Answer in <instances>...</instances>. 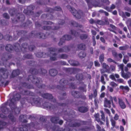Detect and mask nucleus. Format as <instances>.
<instances>
[{
    "label": "nucleus",
    "mask_w": 131,
    "mask_h": 131,
    "mask_svg": "<svg viewBox=\"0 0 131 131\" xmlns=\"http://www.w3.org/2000/svg\"><path fill=\"white\" fill-rule=\"evenodd\" d=\"M5 37H6L5 39L8 41L12 40V36H10L8 35H7L5 36ZM4 38L5 39V38L4 37Z\"/></svg>",
    "instance_id": "obj_54"
},
{
    "label": "nucleus",
    "mask_w": 131,
    "mask_h": 131,
    "mask_svg": "<svg viewBox=\"0 0 131 131\" xmlns=\"http://www.w3.org/2000/svg\"><path fill=\"white\" fill-rule=\"evenodd\" d=\"M7 70L6 69H5L3 68H1L0 69V73L2 74L3 75V76L6 75V77H5V78L6 79L8 77V75L7 74H5V73L7 71Z\"/></svg>",
    "instance_id": "obj_29"
},
{
    "label": "nucleus",
    "mask_w": 131,
    "mask_h": 131,
    "mask_svg": "<svg viewBox=\"0 0 131 131\" xmlns=\"http://www.w3.org/2000/svg\"><path fill=\"white\" fill-rule=\"evenodd\" d=\"M35 8L34 6L30 5L28 6L27 9H24L23 11L24 13L26 15H31L34 14V12L32 11Z\"/></svg>",
    "instance_id": "obj_13"
},
{
    "label": "nucleus",
    "mask_w": 131,
    "mask_h": 131,
    "mask_svg": "<svg viewBox=\"0 0 131 131\" xmlns=\"http://www.w3.org/2000/svg\"><path fill=\"white\" fill-rule=\"evenodd\" d=\"M52 125V124L50 122L48 121L47 122H46V123L45 124L44 127L47 129V131L51 129L53 131H54L58 126L54 125L53 126Z\"/></svg>",
    "instance_id": "obj_15"
},
{
    "label": "nucleus",
    "mask_w": 131,
    "mask_h": 131,
    "mask_svg": "<svg viewBox=\"0 0 131 131\" xmlns=\"http://www.w3.org/2000/svg\"><path fill=\"white\" fill-rule=\"evenodd\" d=\"M122 76L125 79H127L130 77L131 76V74L129 72H125L124 71L121 72Z\"/></svg>",
    "instance_id": "obj_23"
},
{
    "label": "nucleus",
    "mask_w": 131,
    "mask_h": 131,
    "mask_svg": "<svg viewBox=\"0 0 131 131\" xmlns=\"http://www.w3.org/2000/svg\"><path fill=\"white\" fill-rule=\"evenodd\" d=\"M65 21L61 19H59L58 25L54 26V28L52 29V27L50 26H44L42 27L43 29L47 30H55L59 29L60 28V26L64 24Z\"/></svg>",
    "instance_id": "obj_10"
},
{
    "label": "nucleus",
    "mask_w": 131,
    "mask_h": 131,
    "mask_svg": "<svg viewBox=\"0 0 131 131\" xmlns=\"http://www.w3.org/2000/svg\"><path fill=\"white\" fill-rule=\"evenodd\" d=\"M65 71L67 72L70 74H75L79 69L76 68H66L65 69Z\"/></svg>",
    "instance_id": "obj_19"
},
{
    "label": "nucleus",
    "mask_w": 131,
    "mask_h": 131,
    "mask_svg": "<svg viewBox=\"0 0 131 131\" xmlns=\"http://www.w3.org/2000/svg\"><path fill=\"white\" fill-rule=\"evenodd\" d=\"M25 99L28 103H30L33 106L36 105L38 107L41 106V101L42 99L39 97L35 98L28 97H26Z\"/></svg>",
    "instance_id": "obj_7"
},
{
    "label": "nucleus",
    "mask_w": 131,
    "mask_h": 131,
    "mask_svg": "<svg viewBox=\"0 0 131 131\" xmlns=\"http://www.w3.org/2000/svg\"><path fill=\"white\" fill-rule=\"evenodd\" d=\"M67 7L69 9L73 15L77 18H81V16L83 15V13L81 10H79L77 11L74 8L72 7L69 5H68L67 6Z\"/></svg>",
    "instance_id": "obj_8"
},
{
    "label": "nucleus",
    "mask_w": 131,
    "mask_h": 131,
    "mask_svg": "<svg viewBox=\"0 0 131 131\" xmlns=\"http://www.w3.org/2000/svg\"><path fill=\"white\" fill-rule=\"evenodd\" d=\"M20 71L19 70L17 69L13 70L12 74V76L13 78L16 77L19 74Z\"/></svg>",
    "instance_id": "obj_35"
},
{
    "label": "nucleus",
    "mask_w": 131,
    "mask_h": 131,
    "mask_svg": "<svg viewBox=\"0 0 131 131\" xmlns=\"http://www.w3.org/2000/svg\"><path fill=\"white\" fill-rule=\"evenodd\" d=\"M7 22H8V21L4 20H0V25H7V24H6Z\"/></svg>",
    "instance_id": "obj_60"
},
{
    "label": "nucleus",
    "mask_w": 131,
    "mask_h": 131,
    "mask_svg": "<svg viewBox=\"0 0 131 131\" xmlns=\"http://www.w3.org/2000/svg\"><path fill=\"white\" fill-rule=\"evenodd\" d=\"M78 109L79 112L83 113H85L89 110V108L88 107L83 106L79 107Z\"/></svg>",
    "instance_id": "obj_21"
},
{
    "label": "nucleus",
    "mask_w": 131,
    "mask_h": 131,
    "mask_svg": "<svg viewBox=\"0 0 131 131\" xmlns=\"http://www.w3.org/2000/svg\"><path fill=\"white\" fill-rule=\"evenodd\" d=\"M19 131H28V127L26 125H22V127L19 128Z\"/></svg>",
    "instance_id": "obj_43"
},
{
    "label": "nucleus",
    "mask_w": 131,
    "mask_h": 131,
    "mask_svg": "<svg viewBox=\"0 0 131 131\" xmlns=\"http://www.w3.org/2000/svg\"><path fill=\"white\" fill-rule=\"evenodd\" d=\"M59 120V117L57 116H52L50 119V120L52 123L57 124L58 121Z\"/></svg>",
    "instance_id": "obj_27"
},
{
    "label": "nucleus",
    "mask_w": 131,
    "mask_h": 131,
    "mask_svg": "<svg viewBox=\"0 0 131 131\" xmlns=\"http://www.w3.org/2000/svg\"><path fill=\"white\" fill-rule=\"evenodd\" d=\"M118 103L121 108L124 109L126 108V106L122 99L118 98Z\"/></svg>",
    "instance_id": "obj_25"
},
{
    "label": "nucleus",
    "mask_w": 131,
    "mask_h": 131,
    "mask_svg": "<svg viewBox=\"0 0 131 131\" xmlns=\"http://www.w3.org/2000/svg\"><path fill=\"white\" fill-rule=\"evenodd\" d=\"M120 88L123 90H125L127 92H128L129 90V88L127 86H124L121 85L120 86Z\"/></svg>",
    "instance_id": "obj_48"
},
{
    "label": "nucleus",
    "mask_w": 131,
    "mask_h": 131,
    "mask_svg": "<svg viewBox=\"0 0 131 131\" xmlns=\"http://www.w3.org/2000/svg\"><path fill=\"white\" fill-rule=\"evenodd\" d=\"M86 62L87 66V68L91 69L92 67V66L93 64V62L92 61H90V60H88Z\"/></svg>",
    "instance_id": "obj_39"
},
{
    "label": "nucleus",
    "mask_w": 131,
    "mask_h": 131,
    "mask_svg": "<svg viewBox=\"0 0 131 131\" xmlns=\"http://www.w3.org/2000/svg\"><path fill=\"white\" fill-rule=\"evenodd\" d=\"M8 117L11 121L13 123L15 122H16V118L14 117L13 115L10 113L8 115Z\"/></svg>",
    "instance_id": "obj_42"
},
{
    "label": "nucleus",
    "mask_w": 131,
    "mask_h": 131,
    "mask_svg": "<svg viewBox=\"0 0 131 131\" xmlns=\"http://www.w3.org/2000/svg\"><path fill=\"white\" fill-rule=\"evenodd\" d=\"M112 53L113 56L115 58L118 57V54L117 52L115 51H112Z\"/></svg>",
    "instance_id": "obj_63"
},
{
    "label": "nucleus",
    "mask_w": 131,
    "mask_h": 131,
    "mask_svg": "<svg viewBox=\"0 0 131 131\" xmlns=\"http://www.w3.org/2000/svg\"><path fill=\"white\" fill-rule=\"evenodd\" d=\"M46 53L43 52H38L36 54L37 57L38 58H45L46 57Z\"/></svg>",
    "instance_id": "obj_31"
},
{
    "label": "nucleus",
    "mask_w": 131,
    "mask_h": 131,
    "mask_svg": "<svg viewBox=\"0 0 131 131\" xmlns=\"http://www.w3.org/2000/svg\"><path fill=\"white\" fill-rule=\"evenodd\" d=\"M58 105H53L50 103L45 102L42 104L43 108L49 110H56L58 108V106L66 107L67 106V104L65 103H57Z\"/></svg>",
    "instance_id": "obj_4"
},
{
    "label": "nucleus",
    "mask_w": 131,
    "mask_h": 131,
    "mask_svg": "<svg viewBox=\"0 0 131 131\" xmlns=\"http://www.w3.org/2000/svg\"><path fill=\"white\" fill-rule=\"evenodd\" d=\"M68 110H69V113H67V110H64V109L63 110V112L66 116H67L68 117L72 118L73 117V115H74L75 114V112L71 109H69L68 108Z\"/></svg>",
    "instance_id": "obj_18"
},
{
    "label": "nucleus",
    "mask_w": 131,
    "mask_h": 131,
    "mask_svg": "<svg viewBox=\"0 0 131 131\" xmlns=\"http://www.w3.org/2000/svg\"><path fill=\"white\" fill-rule=\"evenodd\" d=\"M22 85L24 87L28 89H32L34 88V87L32 85L28 83H26L25 82H23L22 83Z\"/></svg>",
    "instance_id": "obj_34"
},
{
    "label": "nucleus",
    "mask_w": 131,
    "mask_h": 131,
    "mask_svg": "<svg viewBox=\"0 0 131 131\" xmlns=\"http://www.w3.org/2000/svg\"><path fill=\"white\" fill-rule=\"evenodd\" d=\"M12 19L13 23H17L18 21L21 22L24 21L25 19V17L24 15L18 13L15 18H12Z\"/></svg>",
    "instance_id": "obj_12"
},
{
    "label": "nucleus",
    "mask_w": 131,
    "mask_h": 131,
    "mask_svg": "<svg viewBox=\"0 0 131 131\" xmlns=\"http://www.w3.org/2000/svg\"><path fill=\"white\" fill-rule=\"evenodd\" d=\"M104 106L106 107L110 108L111 107V102L110 100H108L106 98H105L104 100Z\"/></svg>",
    "instance_id": "obj_22"
},
{
    "label": "nucleus",
    "mask_w": 131,
    "mask_h": 131,
    "mask_svg": "<svg viewBox=\"0 0 131 131\" xmlns=\"http://www.w3.org/2000/svg\"><path fill=\"white\" fill-rule=\"evenodd\" d=\"M21 98L20 94L17 93L14 94L13 98L10 100V103L9 105L12 110H16L17 107L16 106V101H18Z\"/></svg>",
    "instance_id": "obj_6"
},
{
    "label": "nucleus",
    "mask_w": 131,
    "mask_h": 131,
    "mask_svg": "<svg viewBox=\"0 0 131 131\" xmlns=\"http://www.w3.org/2000/svg\"><path fill=\"white\" fill-rule=\"evenodd\" d=\"M23 57L24 59H31L32 58V56L31 54H28L24 55Z\"/></svg>",
    "instance_id": "obj_50"
},
{
    "label": "nucleus",
    "mask_w": 131,
    "mask_h": 131,
    "mask_svg": "<svg viewBox=\"0 0 131 131\" xmlns=\"http://www.w3.org/2000/svg\"><path fill=\"white\" fill-rule=\"evenodd\" d=\"M37 4L39 5H42L46 4L50 2L49 0H36Z\"/></svg>",
    "instance_id": "obj_24"
},
{
    "label": "nucleus",
    "mask_w": 131,
    "mask_h": 131,
    "mask_svg": "<svg viewBox=\"0 0 131 131\" xmlns=\"http://www.w3.org/2000/svg\"><path fill=\"white\" fill-rule=\"evenodd\" d=\"M78 49L81 50H85L86 48V45L83 43L79 44L78 45Z\"/></svg>",
    "instance_id": "obj_36"
},
{
    "label": "nucleus",
    "mask_w": 131,
    "mask_h": 131,
    "mask_svg": "<svg viewBox=\"0 0 131 131\" xmlns=\"http://www.w3.org/2000/svg\"><path fill=\"white\" fill-rule=\"evenodd\" d=\"M95 24L101 25H104V21L98 19L96 20Z\"/></svg>",
    "instance_id": "obj_47"
},
{
    "label": "nucleus",
    "mask_w": 131,
    "mask_h": 131,
    "mask_svg": "<svg viewBox=\"0 0 131 131\" xmlns=\"http://www.w3.org/2000/svg\"><path fill=\"white\" fill-rule=\"evenodd\" d=\"M101 119L103 121L105 122V114L103 111H102L101 112Z\"/></svg>",
    "instance_id": "obj_52"
},
{
    "label": "nucleus",
    "mask_w": 131,
    "mask_h": 131,
    "mask_svg": "<svg viewBox=\"0 0 131 131\" xmlns=\"http://www.w3.org/2000/svg\"><path fill=\"white\" fill-rule=\"evenodd\" d=\"M79 92L78 91H73L71 92L72 95L74 97L77 98H80Z\"/></svg>",
    "instance_id": "obj_37"
},
{
    "label": "nucleus",
    "mask_w": 131,
    "mask_h": 131,
    "mask_svg": "<svg viewBox=\"0 0 131 131\" xmlns=\"http://www.w3.org/2000/svg\"><path fill=\"white\" fill-rule=\"evenodd\" d=\"M28 26H32V23L29 20H27L26 22L22 24L21 26L23 27H25Z\"/></svg>",
    "instance_id": "obj_32"
},
{
    "label": "nucleus",
    "mask_w": 131,
    "mask_h": 131,
    "mask_svg": "<svg viewBox=\"0 0 131 131\" xmlns=\"http://www.w3.org/2000/svg\"><path fill=\"white\" fill-rule=\"evenodd\" d=\"M71 24L72 26L74 27H78L80 28H81L82 27V25L79 24L77 22L73 20H71Z\"/></svg>",
    "instance_id": "obj_26"
},
{
    "label": "nucleus",
    "mask_w": 131,
    "mask_h": 131,
    "mask_svg": "<svg viewBox=\"0 0 131 131\" xmlns=\"http://www.w3.org/2000/svg\"><path fill=\"white\" fill-rule=\"evenodd\" d=\"M86 85L84 84V87L80 86L79 87V89L81 90L83 92H86Z\"/></svg>",
    "instance_id": "obj_51"
},
{
    "label": "nucleus",
    "mask_w": 131,
    "mask_h": 131,
    "mask_svg": "<svg viewBox=\"0 0 131 131\" xmlns=\"http://www.w3.org/2000/svg\"><path fill=\"white\" fill-rule=\"evenodd\" d=\"M35 48V46L34 45H30L28 46V48L30 51H33Z\"/></svg>",
    "instance_id": "obj_62"
},
{
    "label": "nucleus",
    "mask_w": 131,
    "mask_h": 131,
    "mask_svg": "<svg viewBox=\"0 0 131 131\" xmlns=\"http://www.w3.org/2000/svg\"><path fill=\"white\" fill-rule=\"evenodd\" d=\"M27 37L28 39L31 38H38L40 39H44L46 38V35L45 34L41 32L38 33L36 31H32L31 33L29 34V35L27 36Z\"/></svg>",
    "instance_id": "obj_9"
},
{
    "label": "nucleus",
    "mask_w": 131,
    "mask_h": 131,
    "mask_svg": "<svg viewBox=\"0 0 131 131\" xmlns=\"http://www.w3.org/2000/svg\"><path fill=\"white\" fill-rule=\"evenodd\" d=\"M27 46V43H24L22 44L21 47L19 43H16L14 44V46L10 44H7L5 48L7 51L9 52H11L14 50L17 52L23 51V53H25L26 52Z\"/></svg>",
    "instance_id": "obj_2"
},
{
    "label": "nucleus",
    "mask_w": 131,
    "mask_h": 131,
    "mask_svg": "<svg viewBox=\"0 0 131 131\" xmlns=\"http://www.w3.org/2000/svg\"><path fill=\"white\" fill-rule=\"evenodd\" d=\"M70 31L71 34L75 37H78L79 35V33L73 30H71Z\"/></svg>",
    "instance_id": "obj_46"
},
{
    "label": "nucleus",
    "mask_w": 131,
    "mask_h": 131,
    "mask_svg": "<svg viewBox=\"0 0 131 131\" xmlns=\"http://www.w3.org/2000/svg\"><path fill=\"white\" fill-rule=\"evenodd\" d=\"M68 57V56L66 54H62L59 56V58L62 59H66Z\"/></svg>",
    "instance_id": "obj_53"
},
{
    "label": "nucleus",
    "mask_w": 131,
    "mask_h": 131,
    "mask_svg": "<svg viewBox=\"0 0 131 131\" xmlns=\"http://www.w3.org/2000/svg\"><path fill=\"white\" fill-rule=\"evenodd\" d=\"M17 34L18 36H25L27 33V32L26 31L24 30H19L17 31Z\"/></svg>",
    "instance_id": "obj_38"
},
{
    "label": "nucleus",
    "mask_w": 131,
    "mask_h": 131,
    "mask_svg": "<svg viewBox=\"0 0 131 131\" xmlns=\"http://www.w3.org/2000/svg\"><path fill=\"white\" fill-rule=\"evenodd\" d=\"M41 96L43 98L49 100H52L51 101L53 103L56 102V100L55 98H53L52 94L48 93H45L41 94Z\"/></svg>",
    "instance_id": "obj_16"
},
{
    "label": "nucleus",
    "mask_w": 131,
    "mask_h": 131,
    "mask_svg": "<svg viewBox=\"0 0 131 131\" xmlns=\"http://www.w3.org/2000/svg\"><path fill=\"white\" fill-rule=\"evenodd\" d=\"M69 62L72 66H77L80 64L79 63L78 61L74 60H70L69 61Z\"/></svg>",
    "instance_id": "obj_30"
},
{
    "label": "nucleus",
    "mask_w": 131,
    "mask_h": 131,
    "mask_svg": "<svg viewBox=\"0 0 131 131\" xmlns=\"http://www.w3.org/2000/svg\"><path fill=\"white\" fill-rule=\"evenodd\" d=\"M45 11L46 12L50 13V14H44L41 16L42 18H45L47 19L51 20L53 18V16L51 13L54 12L55 10L57 11H61V12L62 13L61 8L59 6H56L54 7V9H53L47 7L45 9Z\"/></svg>",
    "instance_id": "obj_3"
},
{
    "label": "nucleus",
    "mask_w": 131,
    "mask_h": 131,
    "mask_svg": "<svg viewBox=\"0 0 131 131\" xmlns=\"http://www.w3.org/2000/svg\"><path fill=\"white\" fill-rule=\"evenodd\" d=\"M35 62L34 61H27V64L29 66L33 65L35 64Z\"/></svg>",
    "instance_id": "obj_58"
},
{
    "label": "nucleus",
    "mask_w": 131,
    "mask_h": 131,
    "mask_svg": "<svg viewBox=\"0 0 131 131\" xmlns=\"http://www.w3.org/2000/svg\"><path fill=\"white\" fill-rule=\"evenodd\" d=\"M110 70H107V69L104 70L103 69H101L100 70L101 74L102 75L105 74L104 73L108 72Z\"/></svg>",
    "instance_id": "obj_59"
},
{
    "label": "nucleus",
    "mask_w": 131,
    "mask_h": 131,
    "mask_svg": "<svg viewBox=\"0 0 131 131\" xmlns=\"http://www.w3.org/2000/svg\"><path fill=\"white\" fill-rule=\"evenodd\" d=\"M16 9L15 8L10 9L9 10V13L11 16H13L16 14Z\"/></svg>",
    "instance_id": "obj_41"
},
{
    "label": "nucleus",
    "mask_w": 131,
    "mask_h": 131,
    "mask_svg": "<svg viewBox=\"0 0 131 131\" xmlns=\"http://www.w3.org/2000/svg\"><path fill=\"white\" fill-rule=\"evenodd\" d=\"M87 122L85 121H79V122H75L73 124H70V126L72 127H79L81 125H85L86 124Z\"/></svg>",
    "instance_id": "obj_17"
},
{
    "label": "nucleus",
    "mask_w": 131,
    "mask_h": 131,
    "mask_svg": "<svg viewBox=\"0 0 131 131\" xmlns=\"http://www.w3.org/2000/svg\"><path fill=\"white\" fill-rule=\"evenodd\" d=\"M75 77L79 81H81L83 80V75L82 73L77 74Z\"/></svg>",
    "instance_id": "obj_40"
},
{
    "label": "nucleus",
    "mask_w": 131,
    "mask_h": 131,
    "mask_svg": "<svg viewBox=\"0 0 131 131\" xmlns=\"http://www.w3.org/2000/svg\"><path fill=\"white\" fill-rule=\"evenodd\" d=\"M102 67L103 68L105 69L109 70V66L107 64H106L105 63H103L102 64Z\"/></svg>",
    "instance_id": "obj_56"
},
{
    "label": "nucleus",
    "mask_w": 131,
    "mask_h": 131,
    "mask_svg": "<svg viewBox=\"0 0 131 131\" xmlns=\"http://www.w3.org/2000/svg\"><path fill=\"white\" fill-rule=\"evenodd\" d=\"M75 79L74 78L70 77L69 78H67V79H61L59 83L60 85H58L57 88L58 89L64 91L66 90L67 88L65 86L69 84V82L74 81Z\"/></svg>",
    "instance_id": "obj_5"
},
{
    "label": "nucleus",
    "mask_w": 131,
    "mask_h": 131,
    "mask_svg": "<svg viewBox=\"0 0 131 131\" xmlns=\"http://www.w3.org/2000/svg\"><path fill=\"white\" fill-rule=\"evenodd\" d=\"M28 72L31 74L29 76L27 81L32 83L40 89H42L45 88L46 86L45 84H42V82L41 79L37 77L36 75L38 74L44 75L47 73L46 70L43 68L38 70L35 68H31Z\"/></svg>",
    "instance_id": "obj_1"
},
{
    "label": "nucleus",
    "mask_w": 131,
    "mask_h": 131,
    "mask_svg": "<svg viewBox=\"0 0 131 131\" xmlns=\"http://www.w3.org/2000/svg\"><path fill=\"white\" fill-rule=\"evenodd\" d=\"M72 37L70 35H64L60 38V41L58 43L59 46H61L65 42L66 40H69L71 39Z\"/></svg>",
    "instance_id": "obj_14"
},
{
    "label": "nucleus",
    "mask_w": 131,
    "mask_h": 131,
    "mask_svg": "<svg viewBox=\"0 0 131 131\" xmlns=\"http://www.w3.org/2000/svg\"><path fill=\"white\" fill-rule=\"evenodd\" d=\"M104 77L107 79V78L108 75L107 74H105L102 75L101 77V82L102 84L104 85L106 84V82L104 81Z\"/></svg>",
    "instance_id": "obj_33"
},
{
    "label": "nucleus",
    "mask_w": 131,
    "mask_h": 131,
    "mask_svg": "<svg viewBox=\"0 0 131 131\" xmlns=\"http://www.w3.org/2000/svg\"><path fill=\"white\" fill-rule=\"evenodd\" d=\"M86 56V53L83 51L81 52L78 54L79 56L81 59L84 58Z\"/></svg>",
    "instance_id": "obj_44"
},
{
    "label": "nucleus",
    "mask_w": 131,
    "mask_h": 131,
    "mask_svg": "<svg viewBox=\"0 0 131 131\" xmlns=\"http://www.w3.org/2000/svg\"><path fill=\"white\" fill-rule=\"evenodd\" d=\"M48 50L49 52L51 53L52 52H58L59 53L67 52L69 50V49L68 47L64 46L58 49L55 48L51 47L49 48Z\"/></svg>",
    "instance_id": "obj_11"
},
{
    "label": "nucleus",
    "mask_w": 131,
    "mask_h": 131,
    "mask_svg": "<svg viewBox=\"0 0 131 131\" xmlns=\"http://www.w3.org/2000/svg\"><path fill=\"white\" fill-rule=\"evenodd\" d=\"M88 35L87 34H82L80 35V38L82 40H85L87 38Z\"/></svg>",
    "instance_id": "obj_45"
},
{
    "label": "nucleus",
    "mask_w": 131,
    "mask_h": 131,
    "mask_svg": "<svg viewBox=\"0 0 131 131\" xmlns=\"http://www.w3.org/2000/svg\"><path fill=\"white\" fill-rule=\"evenodd\" d=\"M104 54H102L100 55L99 57V60L100 62L102 63L104 61Z\"/></svg>",
    "instance_id": "obj_49"
},
{
    "label": "nucleus",
    "mask_w": 131,
    "mask_h": 131,
    "mask_svg": "<svg viewBox=\"0 0 131 131\" xmlns=\"http://www.w3.org/2000/svg\"><path fill=\"white\" fill-rule=\"evenodd\" d=\"M94 117L96 119V121H99L100 119V115L99 114L97 113L96 114L94 115Z\"/></svg>",
    "instance_id": "obj_64"
},
{
    "label": "nucleus",
    "mask_w": 131,
    "mask_h": 131,
    "mask_svg": "<svg viewBox=\"0 0 131 131\" xmlns=\"http://www.w3.org/2000/svg\"><path fill=\"white\" fill-rule=\"evenodd\" d=\"M97 131H105L104 128L102 129L101 127L98 124L96 125Z\"/></svg>",
    "instance_id": "obj_57"
},
{
    "label": "nucleus",
    "mask_w": 131,
    "mask_h": 131,
    "mask_svg": "<svg viewBox=\"0 0 131 131\" xmlns=\"http://www.w3.org/2000/svg\"><path fill=\"white\" fill-rule=\"evenodd\" d=\"M57 71L55 69H51L49 71V73L51 76H55L57 75Z\"/></svg>",
    "instance_id": "obj_28"
},
{
    "label": "nucleus",
    "mask_w": 131,
    "mask_h": 131,
    "mask_svg": "<svg viewBox=\"0 0 131 131\" xmlns=\"http://www.w3.org/2000/svg\"><path fill=\"white\" fill-rule=\"evenodd\" d=\"M66 95V93H63L62 94V97H58V98L59 99V100H65L66 98V97H65Z\"/></svg>",
    "instance_id": "obj_55"
},
{
    "label": "nucleus",
    "mask_w": 131,
    "mask_h": 131,
    "mask_svg": "<svg viewBox=\"0 0 131 131\" xmlns=\"http://www.w3.org/2000/svg\"><path fill=\"white\" fill-rule=\"evenodd\" d=\"M111 122V125L113 127V128H114L115 126L116 122L113 119H111L110 120Z\"/></svg>",
    "instance_id": "obj_61"
},
{
    "label": "nucleus",
    "mask_w": 131,
    "mask_h": 131,
    "mask_svg": "<svg viewBox=\"0 0 131 131\" xmlns=\"http://www.w3.org/2000/svg\"><path fill=\"white\" fill-rule=\"evenodd\" d=\"M7 103H5L2 104L0 107V110L2 112L5 114H6L8 111V109L7 107Z\"/></svg>",
    "instance_id": "obj_20"
}]
</instances>
